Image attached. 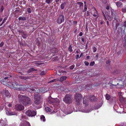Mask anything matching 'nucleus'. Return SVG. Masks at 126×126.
<instances>
[{"instance_id": "37", "label": "nucleus", "mask_w": 126, "mask_h": 126, "mask_svg": "<svg viewBox=\"0 0 126 126\" xmlns=\"http://www.w3.org/2000/svg\"><path fill=\"white\" fill-rule=\"evenodd\" d=\"M95 98V97L94 96H93L90 98V100L92 101H94Z\"/></svg>"}, {"instance_id": "62", "label": "nucleus", "mask_w": 126, "mask_h": 126, "mask_svg": "<svg viewBox=\"0 0 126 126\" xmlns=\"http://www.w3.org/2000/svg\"><path fill=\"white\" fill-rule=\"evenodd\" d=\"M79 57V55H77L76 56V59H78Z\"/></svg>"}, {"instance_id": "52", "label": "nucleus", "mask_w": 126, "mask_h": 126, "mask_svg": "<svg viewBox=\"0 0 126 126\" xmlns=\"http://www.w3.org/2000/svg\"><path fill=\"white\" fill-rule=\"evenodd\" d=\"M4 45V43L3 42H1L0 44V47H2Z\"/></svg>"}, {"instance_id": "11", "label": "nucleus", "mask_w": 126, "mask_h": 126, "mask_svg": "<svg viewBox=\"0 0 126 126\" xmlns=\"http://www.w3.org/2000/svg\"><path fill=\"white\" fill-rule=\"evenodd\" d=\"M111 16L112 19H114V20H117L118 19V16L117 15L116 12L114 11H111Z\"/></svg>"}, {"instance_id": "51", "label": "nucleus", "mask_w": 126, "mask_h": 126, "mask_svg": "<svg viewBox=\"0 0 126 126\" xmlns=\"http://www.w3.org/2000/svg\"><path fill=\"white\" fill-rule=\"evenodd\" d=\"M56 79H54L53 80H52L49 81L48 82V83H50L51 82H54L55 81H56Z\"/></svg>"}, {"instance_id": "59", "label": "nucleus", "mask_w": 126, "mask_h": 126, "mask_svg": "<svg viewBox=\"0 0 126 126\" xmlns=\"http://www.w3.org/2000/svg\"><path fill=\"white\" fill-rule=\"evenodd\" d=\"M90 56H88L86 57V59H89L90 58Z\"/></svg>"}, {"instance_id": "32", "label": "nucleus", "mask_w": 126, "mask_h": 126, "mask_svg": "<svg viewBox=\"0 0 126 126\" xmlns=\"http://www.w3.org/2000/svg\"><path fill=\"white\" fill-rule=\"evenodd\" d=\"M8 17H6L3 19L2 22L1 23L0 25V26H1L3 24L5 21L7 19Z\"/></svg>"}, {"instance_id": "17", "label": "nucleus", "mask_w": 126, "mask_h": 126, "mask_svg": "<svg viewBox=\"0 0 126 126\" xmlns=\"http://www.w3.org/2000/svg\"><path fill=\"white\" fill-rule=\"evenodd\" d=\"M19 126H31L30 123L28 122H25L22 124H21Z\"/></svg>"}, {"instance_id": "20", "label": "nucleus", "mask_w": 126, "mask_h": 126, "mask_svg": "<svg viewBox=\"0 0 126 126\" xmlns=\"http://www.w3.org/2000/svg\"><path fill=\"white\" fill-rule=\"evenodd\" d=\"M93 9L94 10L93 11H92V13H93L94 14H98V12L96 10V9L95 8V7H93Z\"/></svg>"}, {"instance_id": "55", "label": "nucleus", "mask_w": 126, "mask_h": 126, "mask_svg": "<svg viewBox=\"0 0 126 126\" xmlns=\"http://www.w3.org/2000/svg\"><path fill=\"white\" fill-rule=\"evenodd\" d=\"M61 0H55V2L56 3H57L59 1L61 2Z\"/></svg>"}, {"instance_id": "53", "label": "nucleus", "mask_w": 126, "mask_h": 126, "mask_svg": "<svg viewBox=\"0 0 126 126\" xmlns=\"http://www.w3.org/2000/svg\"><path fill=\"white\" fill-rule=\"evenodd\" d=\"M90 15V12L88 11H87V16H88Z\"/></svg>"}, {"instance_id": "31", "label": "nucleus", "mask_w": 126, "mask_h": 126, "mask_svg": "<svg viewBox=\"0 0 126 126\" xmlns=\"http://www.w3.org/2000/svg\"><path fill=\"white\" fill-rule=\"evenodd\" d=\"M45 110L47 112H50L51 111V110L48 107H47L45 108Z\"/></svg>"}, {"instance_id": "13", "label": "nucleus", "mask_w": 126, "mask_h": 126, "mask_svg": "<svg viewBox=\"0 0 126 126\" xmlns=\"http://www.w3.org/2000/svg\"><path fill=\"white\" fill-rule=\"evenodd\" d=\"M15 109L18 110H21L24 109V107L20 105L16 104L15 106Z\"/></svg>"}, {"instance_id": "40", "label": "nucleus", "mask_w": 126, "mask_h": 126, "mask_svg": "<svg viewBox=\"0 0 126 126\" xmlns=\"http://www.w3.org/2000/svg\"><path fill=\"white\" fill-rule=\"evenodd\" d=\"M122 11L123 13H126V8H124L122 9Z\"/></svg>"}, {"instance_id": "25", "label": "nucleus", "mask_w": 126, "mask_h": 126, "mask_svg": "<svg viewBox=\"0 0 126 126\" xmlns=\"http://www.w3.org/2000/svg\"><path fill=\"white\" fill-rule=\"evenodd\" d=\"M40 120L41 121H43L44 122L46 121V119L45 117L43 115L40 116Z\"/></svg>"}, {"instance_id": "16", "label": "nucleus", "mask_w": 126, "mask_h": 126, "mask_svg": "<svg viewBox=\"0 0 126 126\" xmlns=\"http://www.w3.org/2000/svg\"><path fill=\"white\" fill-rule=\"evenodd\" d=\"M123 29L121 30L120 32H124L125 30H126V21H124L123 24V26L121 28Z\"/></svg>"}, {"instance_id": "58", "label": "nucleus", "mask_w": 126, "mask_h": 126, "mask_svg": "<svg viewBox=\"0 0 126 126\" xmlns=\"http://www.w3.org/2000/svg\"><path fill=\"white\" fill-rule=\"evenodd\" d=\"M74 23V24H77V22L76 21H75L73 22Z\"/></svg>"}, {"instance_id": "3", "label": "nucleus", "mask_w": 126, "mask_h": 126, "mask_svg": "<svg viewBox=\"0 0 126 126\" xmlns=\"http://www.w3.org/2000/svg\"><path fill=\"white\" fill-rule=\"evenodd\" d=\"M7 106L10 108L12 107V105L10 103L6 102L4 99L1 100L0 102V110H1L4 107L6 108Z\"/></svg>"}, {"instance_id": "57", "label": "nucleus", "mask_w": 126, "mask_h": 126, "mask_svg": "<svg viewBox=\"0 0 126 126\" xmlns=\"http://www.w3.org/2000/svg\"><path fill=\"white\" fill-rule=\"evenodd\" d=\"M125 45H126V35L125 36Z\"/></svg>"}, {"instance_id": "2", "label": "nucleus", "mask_w": 126, "mask_h": 126, "mask_svg": "<svg viewBox=\"0 0 126 126\" xmlns=\"http://www.w3.org/2000/svg\"><path fill=\"white\" fill-rule=\"evenodd\" d=\"M18 97L20 103L24 105H28L31 103L30 98L26 96L19 95Z\"/></svg>"}, {"instance_id": "36", "label": "nucleus", "mask_w": 126, "mask_h": 126, "mask_svg": "<svg viewBox=\"0 0 126 126\" xmlns=\"http://www.w3.org/2000/svg\"><path fill=\"white\" fill-rule=\"evenodd\" d=\"M27 11L29 14L31 13L32 12L31 9L29 8H27Z\"/></svg>"}, {"instance_id": "54", "label": "nucleus", "mask_w": 126, "mask_h": 126, "mask_svg": "<svg viewBox=\"0 0 126 126\" xmlns=\"http://www.w3.org/2000/svg\"><path fill=\"white\" fill-rule=\"evenodd\" d=\"M14 15L15 17H16V18H17L19 15V14H14Z\"/></svg>"}, {"instance_id": "60", "label": "nucleus", "mask_w": 126, "mask_h": 126, "mask_svg": "<svg viewBox=\"0 0 126 126\" xmlns=\"http://www.w3.org/2000/svg\"><path fill=\"white\" fill-rule=\"evenodd\" d=\"M31 70H32V71H35V69L33 68H31Z\"/></svg>"}, {"instance_id": "6", "label": "nucleus", "mask_w": 126, "mask_h": 126, "mask_svg": "<svg viewBox=\"0 0 126 126\" xmlns=\"http://www.w3.org/2000/svg\"><path fill=\"white\" fill-rule=\"evenodd\" d=\"M34 100V103L38 105L40 103V96L38 93L35 94L33 96Z\"/></svg>"}, {"instance_id": "64", "label": "nucleus", "mask_w": 126, "mask_h": 126, "mask_svg": "<svg viewBox=\"0 0 126 126\" xmlns=\"http://www.w3.org/2000/svg\"><path fill=\"white\" fill-rule=\"evenodd\" d=\"M23 3L25 4L26 3V1L25 0H23Z\"/></svg>"}, {"instance_id": "9", "label": "nucleus", "mask_w": 126, "mask_h": 126, "mask_svg": "<svg viewBox=\"0 0 126 126\" xmlns=\"http://www.w3.org/2000/svg\"><path fill=\"white\" fill-rule=\"evenodd\" d=\"M26 114L29 117H32L35 116L36 114V112L34 111L28 110L26 112Z\"/></svg>"}, {"instance_id": "7", "label": "nucleus", "mask_w": 126, "mask_h": 126, "mask_svg": "<svg viewBox=\"0 0 126 126\" xmlns=\"http://www.w3.org/2000/svg\"><path fill=\"white\" fill-rule=\"evenodd\" d=\"M48 102L50 104H52L53 105H57L59 103V100L57 98L54 99L51 98H49L48 99Z\"/></svg>"}, {"instance_id": "12", "label": "nucleus", "mask_w": 126, "mask_h": 126, "mask_svg": "<svg viewBox=\"0 0 126 126\" xmlns=\"http://www.w3.org/2000/svg\"><path fill=\"white\" fill-rule=\"evenodd\" d=\"M3 96H5L8 98L10 97L11 95L8 91L7 90H4L2 92Z\"/></svg>"}, {"instance_id": "19", "label": "nucleus", "mask_w": 126, "mask_h": 126, "mask_svg": "<svg viewBox=\"0 0 126 126\" xmlns=\"http://www.w3.org/2000/svg\"><path fill=\"white\" fill-rule=\"evenodd\" d=\"M121 80L123 81L125 84L126 85V76L125 75L121 79Z\"/></svg>"}, {"instance_id": "8", "label": "nucleus", "mask_w": 126, "mask_h": 126, "mask_svg": "<svg viewBox=\"0 0 126 126\" xmlns=\"http://www.w3.org/2000/svg\"><path fill=\"white\" fill-rule=\"evenodd\" d=\"M6 114L9 116H12L16 115H17V113L14 110H10L7 109L6 110Z\"/></svg>"}, {"instance_id": "24", "label": "nucleus", "mask_w": 126, "mask_h": 126, "mask_svg": "<svg viewBox=\"0 0 126 126\" xmlns=\"http://www.w3.org/2000/svg\"><path fill=\"white\" fill-rule=\"evenodd\" d=\"M119 100L121 102L126 101V99L123 96H121V97H119Z\"/></svg>"}, {"instance_id": "45", "label": "nucleus", "mask_w": 126, "mask_h": 126, "mask_svg": "<svg viewBox=\"0 0 126 126\" xmlns=\"http://www.w3.org/2000/svg\"><path fill=\"white\" fill-rule=\"evenodd\" d=\"M93 52H95L96 50V48L95 47H94L93 48Z\"/></svg>"}, {"instance_id": "47", "label": "nucleus", "mask_w": 126, "mask_h": 126, "mask_svg": "<svg viewBox=\"0 0 126 126\" xmlns=\"http://www.w3.org/2000/svg\"><path fill=\"white\" fill-rule=\"evenodd\" d=\"M93 16H94V17H96V19L98 17V14H92Z\"/></svg>"}, {"instance_id": "38", "label": "nucleus", "mask_w": 126, "mask_h": 126, "mask_svg": "<svg viewBox=\"0 0 126 126\" xmlns=\"http://www.w3.org/2000/svg\"><path fill=\"white\" fill-rule=\"evenodd\" d=\"M72 47L71 45H69V47L68 48V50L70 52H71L72 51Z\"/></svg>"}, {"instance_id": "18", "label": "nucleus", "mask_w": 126, "mask_h": 126, "mask_svg": "<svg viewBox=\"0 0 126 126\" xmlns=\"http://www.w3.org/2000/svg\"><path fill=\"white\" fill-rule=\"evenodd\" d=\"M68 109V110H69V111L67 113H65L66 114L71 113L74 110V108L73 107L71 106V107L69 108Z\"/></svg>"}, {"instance_id": "35", "label": "nucleus", "mask_w": 126, "mask_h": 126, "mask_svg": "<svg viewBox=\"0 0 126 126\" xmlns=\"http://www.w3.org/2000/svg\"><path fill=\"white\" fill-rule=\"evenodd\" d=\"M105 97L106 99L108 100H109L110 98V95L108 94H106Z\"/></svg>"}, {"instance_id": "10", "label": "nucleus", "mask_w": 126, "mask_h": 126, "mask_svg": "<svg viewBox=\"0 0 126 126\" xmlns=\"http://www.w3.org/2000/svg\"><path fill=\"white\" fill-rule=\"evenodd\" d=\"M64 21V18L63 15H60L57 20V22L58 23L61 24Z\"/></svg>"}, {"instance_id": "56", "label": "nucleus", "mask_w": 126, "mask_h": 126, "mask_svg": "<svg viewBox=\"0 0 126 126\" xmlns=\"http://www.w3.org/2000/svg\"><path fill=\"white\" fill-rule=\"evenodd\" d=\"M32 71V70H31V68L30 69H29L28 70V73H30V72H31Z\"/></svg>"}, {"instance_id": "44", "label": "nucleus", "mask_w": 126, "mask_h": 126, "mask_svg": "<svg viewBox=\"0 0 126 126\" xmlns=\"http://www.w3.org/2000/svg\"><path fill=\"white\" fill-rule=\"evenodd\" d=\"M3 9H4V7L2 5L1 6V8H0V12H2L3 10Z\"/></svg>"}, {"instance_id": "33", "label": "nucleus", "mask_w": 126, "mask_h": 126, "mask_svg": "<svg viewBox=\"0 0 126 126\" xmlns=\"http://www.w3.org/2000/svg\"><path fill=\"white\" fill-rule=\"evenodd\" d=\"M52 1V0H45V2L46 3L49 4L51 3Z\"/></svg>"}, {"instance_id": "41", "label": "nucleus", "mask_w": 126, "mask_h": 126, "mask_svg": "<svg viewBox=\"0 0 126 126\" xmlns=\"http://www.w3.org/2000/svg\"><path fill=\"white\" fill-rule=\"evenodd\" d=\"M107 18L108 19V20L109 21H111V17L110 16H110L108 15L107 16Z\"/></svg>"}, {"instance_id": "34", "label": "nucleus", "mask_w": 126, "mask_h": 126, "mask_svg": "<svg viewBox=\"0 0 126 126\" xmlns=\"http://www.w3.org/2000/svg\"><path fill=\"white\" fill-rule=\"evenodd\" d=\"M87 10V6L86 5H84V9L82 11L83 12H86Z\"/></svg>"}, {"instance_id": "30", "label": "nucleus", "mask_w": 126, "mask_h": 126, "mask_svg": "<svg viewBox=\"0 0 126 126\" xmlns=\"http://www.w3.org/2000/svg\"><path fill=\"white\" fill-rule=\"evenodd\" d=\"M66 79V77L65 76H63L60 78V80L61 81H62L65 80Z\"/></svg>"}, {"instance_id": "61", "label": "nucleus", "mask_w": 126, "mask_h": 126, "mask_svg": "<svg viewBox=\"0 0 126 126\" xmlns=\"http://www.w3.org/2000/svg\"><path fill=\"white\" fill-rule=\"evenodd\" d=\"M82 32H80V33H79V35L80 36H82Z\"/></svg>"}, {"instance_id": "42", "label": "nucleus", "mask_w": 126, "mask_h": 126, "mask_svg": "<svg viewBox=\"0 0 126 126\" xmlns=\"http://www.w3.org/2000/svg\"><path fill=\"white\" fill-rule=\"evenodd\" d=\"M123 94V93L121 92H119L118 93V95L119 96V97H121V96H122Z\"/></svg>"}, {"instance_id": "1", "label": "nucleus", "mask_w": 126, "mask_h": 126, "mask_svg": "<svg viewBox=\"0 0 126 126\" xmlns=\"http://www.w3.org/2000/svg\"><path fill=\"white\" fill-rule=\"evenodd\" d=\"M11 88H13L17 90H27V91H29L30 92H32L34 91V89L33 88H29L28 86H25L24 87V88H22L21 87H20V85H19L18 83L17 82H12L11 84Z\"/></svg>"}, {"instance_id": "49", "label": "nucleus", "mask_w": 126, "mask_h": 126, "mask_svg": "<svg viewBox=\"0 0 126 126\" xmlns=\"http://www.w3.org/2000/svg\"><path fill=\"white\" fill-rule=\"evenodd\" d=\"M120 107L121 109H122L124 110V106L123 105H120Z\"/></svg>"}, {"instance_id": "46", "label": "nucleus", "mask_w": 126, "mask_h": 126, "mask_svg": "<svg viewBox=\"0 0 126 126\" xmlns=\"http://www.w3.org/2000/svg\"><path fill=\"white\" fill-rule=\"evenodd\" d=\"M27 35L25 34L24 33L22 35V37L23 38H25L27 37Z\"/></svg>"}, {"instance_id": "50", "label": "nucleus", "mask_w": 126, "mask_h": 126, "mask_svg": "<svg viewBox=\"0 0 126 126\" xmlns=\"http://www.w3.org/2000/svg\"><path fill=\"white\" fill-rule=\"evenodd\" d=\"M75 67L74 65H73L70 67V68L71 69H73Z\"/></svg>"}, {"instance_id": "48", "label": "nucleus", "mask_w": 126, "mask_h": 126, "mask_svg": "<svg viewBox=\"0 0 126 126\" xmlns=\"http://www.w3.org/2000/svg\"><path fill=\"white\" fill-rule=\"evenodd\" d=\"M84 63L85 64V65L86 66H88L89 64V63L87 61H85L84 62Z\"/></svg>"}, {"instance_id": "29", "label": "nucleus", "mask_w": 126, "mask_h": 126, "mask_svg": "<svg viewBox=\"0 0 126 126\" xmlns=\"http://www.w3.org/2000/svg\"><path fill=\"white\" fill-rule=\"evenodd\" d=\"M18 9L15 10L14 11V12L15 13L14 14H19V13L20 12V9L19 8H17Z\"/></svg>"}, {"instance_id": "23", "label": "nucleus", "mask_w": 126, "mask_h": 126, "mask_svg": "<svg viewBox=\"0 0 126 126\" xmlns=\"http://www.w3.org/2000/svg\"><path fill=\"white\" fill-rule=\"evenodd\" d=\"M44 88H40L39 89V92L41 93H44L46 92L47 91L45 90Z\"/></svg>"}, {"instance_id": "26", "label": "nucleus", "mask_w": 126, "mask_h": 126, "mask_svg": "<svg viewBox=\"0 0 126 126\" xmlns=\"http://www.w3.org/2000/svg\"><path fill=\"white\" fill-rule=\"evenodd\" d=\"M116 4L117 7H121L122 6V4L120 1H118L116 2Z\"/></svg>"}, {"instance_id": "43", "label": "nucleus", "mask_w": 126, "mask_h": 126, "mask_svg": "<svg viewBox=\"0 0 126 126\" xmlns=\"http://www.w3.org/2000/svg\"><path fill=\"white\" fill-rule=\"evenodd\" d=\"M95 63L93 61L92 62H91L90 64V65L91 66H93V65Z\"/></svg>"}, {"instance_id": "5", "label": "nucleus", "mask_w": 126, "mask_h": 126, "mask_svg": "<svg viewBox=\"0 0 126 126\" xmlns=\"http://www.w3.org/2000/svg\"><path fill=\"white\" fill-rule=\"evenodd\" d=\"M82 95L79 94H76L75 95V98L76 100V104L77 105H79L82 102Z\"/></svg>"}, {"instance_id": "15", "label": "nucleus", "mask_w": 126, "mask_h": 126, "mask_svg": "<svg viewBox=\"0 0 126 126\" xmlns=\"http://www.w3.org/2000/svg\"><path fill=\"white\" fill-rule=\"evenodd\" d=\"M89 99L87 97L84 96V97L83 100V103L84 104H85L86 105L88 104V103L89 100Z\"/></svg>"}, {"instance_id": "39", "label": "nucleus", "mask_w": 126, "mask_h": 126, "mask_svg": "<svg viewBox=\"0 0 126 126\" xmlns=\"http://www.w3.org/2000/svg\"><path fill=\"white\" fill-rule=\"evenodd\" d=\"M46 73L47 72L46 71H43L41 72V75H45Z\"/></svg>"}, {"instance_id": "28", "label": "nucleus", "mask_w": 126, "mask_h": 126, "mask_svg": "<svg viewBox=\"0 0 126 126\" xmlns=\"http://www.w3.org/2000/svg\"><path fill=\"white\" fill-rule=\"evenodd\" d=\"M18 19L19 21L23 20L25 21L26 19V18L25 17H19L18 18Z\"/></svg>"}, {"instance_id": "21", "label": "nucleus", "mask_w": 126, "mask_h": 126, "mask_svg": "<svg viewBox=\"0 0 126 126\" xmlns=\"http://www.w3.org/2000/svg\"><path fill=\"white\" fill-rule=\"evenodd\" d=\"M92 110L90 109H85V110H83L82 111L83 112L87 113L91 112Z\"/></svg>"}, {"instance_id": "27", "label": "nucleus", "mask_w": 126, "mask_h": 126, "mask_svg": "<svg viewBox=\"0 0 126 126\" xmlns=\"http://www.w3.org/2000/svg\"><path fill=\"white\" fill-rule=\"evenodd\" d=\"M77 4L79 6L80 8L83 7V4L81 2H77Z\"/></svg>"}, {"instance_id": "63", "label": "nucleus", "mask_w": 126, "mask_h": 126, "mask_svg": "<svg viewBox=\"0 0 126 126\" xmlns=\"http://www.w3.org/2000/svg\"><path fill=\"white\" fill-rule=\"evenodd\" d=\"M98 57V54H97V55H96L95 56V58H96L97 59Z\"/></svg>"}, {"instance_id": "14", "label": "nucleus", "mask_w": 126, "mask_h": 126, "mask_svg": "<svg viewBox=\"0 0 126 126\" xmlns=\"http://www.w3.org/2000/svg\"><path fill=\"white\" fill-rule=\"evenodd\" d=\"M7 120L6 119H4V120H2V119H0V123L1 124V126H12L10 125H8L6 124Z\"/></svg>"}, {"instance_id": "22", "label": "nucleus", "mask_w": 126, "mask_h": 126, "mask_svg": "<svg viewBox=\"0 0 126 126\" xmlns=\"http://www.w3.org/2000/svg\"><path fill=\"white\" fill-rule=\"evenodd\" d=\"M66 4V2H64L62 3L60 6V7L62 9H63L64 8Z\"/></svg>"}, {"instance_id": "4", "label": "nucleus", "mask_w": 126, "mask_h": 126, "mask_svg": "<svg viewBox=\"0 0 126 126\" xmlns=\"http://www.w3.org/2000/svg\"><path fill=\"white\" fill-rule=\"evenodd\" d=\"M73 100L72 97L71 95L67 94L64 96L63 100L65 103L69 104L72 103Z\"/></svg>"}]
</instances>
